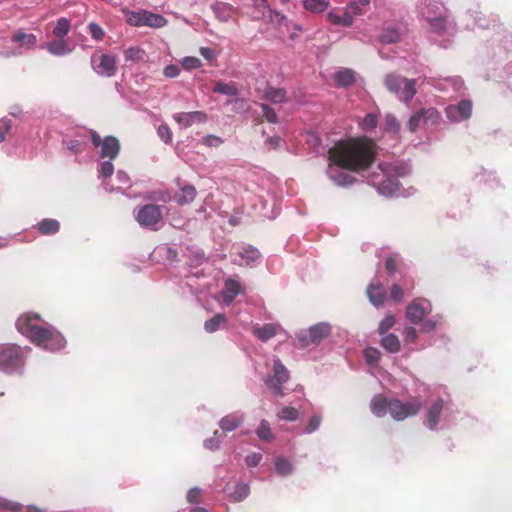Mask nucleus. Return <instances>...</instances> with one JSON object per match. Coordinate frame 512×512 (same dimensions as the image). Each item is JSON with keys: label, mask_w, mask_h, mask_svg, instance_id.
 I'll return each instance as SVG.
<instances>
[{"label": "nucleus", "mask_w": 512, "mask_h": 512, "mask_svg": "<svg viewBox=\"0 0 512 512\" xmlns=\"http://www.w3.org/2000/svg\"><path fill=\"white\" fill-rule=\"evenodd\" d=\"M355 17L356 12H354L352 4H347L343 9H333L327 14L330 23L342 27H350Z\"/></svg>", "instance_id": "obj_21"}, {"label": "nucleus", "mask_w": 512, "mask_h": 512, "mask_svg": "<svg viewBox=\"0 0 512 512\" xmlns=\"http://www.w3.org/2000/svg\"><path fill=\"white\" fill-rule=\"evenodd\" d=\"M45 48L50 54L58 57L66 56L73 51V48L70 47L68 42L63 38L48 42Z\"/></svg>", "instance_id": "obj_31"}, {"label": "nucleus", "mask_w": 512, "mask_h": 512, "mask_svg": "<svg viewBox=\"0 0 512 512\" xmlns=\"http://www.w3.org/2000/svg\"><path fill=\"white\" fill-rule=\"evenodd\" d=\"M419 15L423 18V12L426 11H432L436 12L435 16H439L443 13H447V9L444 7V5L438 1V0H422L417 6Z\"/></svg>", "instance_id": "obj_34"}, {"label": "nucleus", "mask_w": 512, "mask_h": 512, "mask_svg": "<svg viewBox=\"0 0 512 512\" xmlns=\"http://www.w3.org/2000/svg\"><path fill=\"white\" fill-rule=\"evenodd\" d=\"M302 4L306 11L320 14L329 7L330 0H303Z\"/></svg>", "instance_id": "obj_39"}, {"label": "nucleus", "mask_w": 512, "mask_h": 512, "mask_svg": "<svg viewBox=\"0 0 512 512\" xmlns=\"http://www.w3.org/2000/svg\"><path fill=\"white\" fill-rule=\"evenodd\" d=\"M219 431L215 430L213 436L204 440V447L209 450H217L220 447Z\"/></svg>", "instance_id": "obj_61"}, {"label": "nucleus", "mask_w": 512, "mask_h": 512, "mask_svg": "<svg viewBox=\"0 0 512 512\" xmlns=\"http://www.w3.org/2000/svg\"><path fill=\"white\" fill-rule=\"evenodd\" d=\"M88 31L94 40L100 41L103 39L105 32L103 28L95 22L88 24Z\"/></svg>", "instance_id": "obj_59"}, {"label": "nucleus", "mask_w": 512, "mask_h": 512, "mask_svg": "<svg viewBox=\"0 0 512 512\" xmlns=\"http://www.w3.org/2000/svg\"><path fill=\"white\" fill-rule=\"evenodd\" d=\"M368 299L374 307H381L386 299V289L377 279L371 281L366 290Z\"/></svg>", "instance_id": "obj_24"}, {"label": "nucleus", "mask_w": 512, "mask_h": 512, "mask_svg": "<svg viewBox=\"0 0 512 512\" xmlns=\"http://www.w3.org/2000/svg\"><path fill=\"white\" fill-rule=\"evenodd\" d=\"M414 287L412 279L405 278L401 283H394L390 290V298L395 302H401L409 295Z\"/></svg>", "instance_id": "obj_27"}, {"label": "nucleus", "mask_w": 512, "mask_h": 512, "mask_svg": "<svg viewBox=\"0 0 512 512\" xmlns=\"http://www.w3.org/2000/svg\"><path fill=\"white\" fill-rule=\"evenodd\" d=\"M11 41L18 46L12 52H8L7 56H19L24 52L33 50L37 44V37L32 33H25L23 30H17L11 36Z\"/></svg>", "instance_id": "obj_20"}, {"label": "nucleus", "mask_w": 512, "mask_h": 512, "mask_svg": "<svg viewBox=\"0 0 512 512\" xmlns=\"http://www.w3.org/2000/svg\"><path fill=\"white\" fill-rule=\"evenodd\" d=\"M36 227L39 233L42 235H54L59 232L60 223L56 219L45 218L42 219Z\"/></svg>", "instance_id": "obj_35"}, {"label": "nucleus", "mask_w": 512, "mask_h": 512, "mask_svg": "<svg viewBox=\"0 0 512 512\" xmlns=\"http://www.w3.org/2000/svg\"><path fill=\"white\" fill-rule=\"evenodd\" d=\"M383 129L386 132L398 133L400 130V123L397 121L395 116L387 114L384 118Z\"/></svg>", "instance_id": "obj_51"}, {"label": "nucleus", "mask_w": 512, "mask_h": 512, "mask_svg": "<svg viewBox=\"0 0 512 512\" xmlns=\"http://www.w3.org/2000/svg\"><path fill=\"white\" fill-rule=\"evenodd\" d=\"M433 12H435L433 10ZM423 18L426 20L429 30L439 36L453 35L456 32L455 23L449 19L447 13H443L439 16H435L432 11H424Z\"/></svg>", "instance_id": "obj_13"}, {"label": "nucleus", "mask_w": 512, "mask_h": 512, "mask_svg": "<svg viewBox=\"0 0 512 512\" xmlns=\"http://www.w3.org/2000/svg\"><path fill=\"white\" fill-rule=\"evenodd\" d=\"M173 119L181 129H187L195 123H205L207 115L203 111L179 112L173 115Z\"/></svg>", "instance_id": "obj_22"}, {"label": "nucleus", "mask_w": 512, "mask_h": 512, "mask_svg": "<svg viewBox=\"0 0 512 512\" xmlns=\"http://www.w3.org/2000/svg\"><path fill=\"white\" fill-rule=\"evenodd\" d=\"M333 79L337 87H346L355 82L356 74L352 69L340 68L334 73Z\"/></svg>", "instance_id": "obj_33"}, {"label": "nucleus", "mask_w": 512, "mask_h": 512, "mask_svg": "<svg viewBox=\"0 0 512 512\" xmlns=\"http://www.w3.org/2000/svg\"><path fill=\"white\" fill-rule=\"evenodd\" d=\"M387 89L403 103L408 104L416 94V80L390 73L384 79Z\"/></svg>", "instance_id": "obj_9"}, {"label": "nucleus", "mask_w": 512, "mask_h": 512, "mask_svg": "<svg viewBox=\"0 0 512 512\" xmlns=\"http://www.w3.org/2000/svg\"><path fill=\"white\" fill-rule=\"evenodd\" d=\"M249 493V485L243 482H239L235 484L234 490L230 493V498L234 502H241L248 497Z\"/></svg>", "instance_id": "obj_43"}, {"label": "nucleus", "mask_w": 512, "mask_h": 512, "mask_svg": "<svg viewBox=\"0 0 512 512\" xmlns=\"http://www.w3.org/2000/svg\"><path fill=\"white\" fill-rule=\"evenodd\" d=\"M301 416V412L292 406L282 407L276 414L278 420L294 422Z\"/></svg>", "instance_id": "obj_40"}, {"label": "nucleus", "mask_w": 512, "mask_h": 512, "mask_svg": "<svg viewBox=\"0 0 512 512\" xmlns=\"http://www.w3.org/2000/svg\"><path fill=\"white\" fill-rule=\"evenodd\" d=\"M32 344L47 352L58 353L66 348L67 339L54 325L47 322Z\"/></svg>", "instance_id": "obj_8"}, {"label": "nucleus", "mask_w": 512, "mask_h": 512, "mask_svg": "<svg viewBox=\"0 0 512 512\" xmlns=\"http://www.w3.org/2000/svg\"><path fill=\"white\" fill-rule=\"evenodd\" d=\"M274 470L280 477L286 478L294 473V463L285 456H276L274 458Z\"/></svg>", "instance_id": "obj_30"}, {"label": "nucleus", "mask_w": 512, "mask_h": 512, "mask_svg": "<svg viewBox=\"0 0 512 512\" xmlns=\"http://www.w3.org/2000/svg\"><path fill=\"white\" fill-rule=\"evenodd\" d=\"M70 28V20L64 17L60 18L53 29V35L57 38H64L69 33Z\"/></svg>", "instance_id": "obj_46"}, {"label": "nucleus", "mask_w": 512, "mask_h": 512, "mask_svg": "<svg viewBox=\"0 0 512 512\" xmlns=\"http://www.w3.org/2000/svg\"><path fill=\"white\" fill-rule=\"evenodd\" d=\"M46 323L47 321L38 313L24 312L17 317L15 326L17 331L32 343Z\"/></svg>", "instance_id": "obj_11"}, {"label": "nucleus", "mask_w": 512, "mask_h": 512, "mask_svg": "<svg viewBox=\"0 0 512 512\" xmlns=\"http://www.w3.org/2000/svg\"><path fill=\"white\" fill-rule=\"evenodd\" d=\"M419 334L420 330H418L414 325H406L401 332L405 346L416 344L419 339Z\"/></svg>", "instance_id": "obj_42"}, {"label": "nucleus", "mask_w": 512, "mask_h": 512, "mask_svg": "<svg viewBox=\"0 0 512 512\" xmlns=\"http://www.w3.org/2000/svg\"><path fill=\"white\" fill-rule=\"evenodd\" d=\"M322 418L319 415H312L309 419V422L304 430L306 434H312L317 431L321 425Z\"/></svg>", "instance_id": "obj_60"}, {"label": "nucleus", "mask_w": 512, "mask_h": 512, "mask_svg": "<svg viewBox=\"0 0 512 512\" xmlns=\"http://www.w3.org/2000/svg\"><path fill=\"white\" fill-rule=\"evenodd\" d=\"M31 347L0 344V371L9 375H23Z\"/></svg>", "instance_id": "obj_5"}, {"label": "nucleus", "mask_w": 512, "mask_h": 512, "mask_svg": "<svg viewBox=\"0 0 512 512\" xmlns=\"http://www.w3.org/2000/svg\"><path fill=\"white\" fill-rule=\"evenodd\" d=\"M422 407V423L428 430L440 432L455 425L457 411L448 397L432 396Z\"/></svg>", "instance_id": "obj_2"}, {"label": "nucleus", "mask_w": 512, "mask_h": 512, "mask_svg": "<svg viewBox=\"0 0 512 512\" xmlns=\"http://www.w3.org/2000/svg\"><path fill=\"white\" fill-rule=\"evenodd\" d=\"M151 256L158 262H173L177 260L178 252L169 244H160L155 247Z\"/></svg>", "instance_id": "obj_28"}, {"label": "nucleus", "mask_w": 512, "mask_h": 512, "mask_svg": "<svg viewBox=\"0 0 512 512\" xmlns=\"http://www.w3.org/2000/svg\"><path fill=\"white\" fill-rule=\"evenodd\" d=\"M266 373L263 377L264 384L274 397L284 396L283 385L289 380L290 372L276 355L267 356L265 359Z\"/></svg>", "instance_id": "obj_6"}, {"label": "nucleus", "mask_w": 512, "mask_h": 512, "mask_svg": "<svg viewBox=\"0 0 512 512\" xmlns=\"http://www.w3.org/2000/svg\"><path fill=\"white\" fill-rule=\"evenodd\" d=\"M181 65L182 67L187 70V71H191V70H194V69H198L201 67L202 65V62L199 58L197 57H193V56H187V57H184L182 60H181Z\"/></svg>", "instance_id": "obj_55"}, {"label": "nucleus", "mask_w": 512, "mask_h": 512, "mask_svg": "<svg viewBox=\"0 0 512 512\" xmlns=\"http://www.w3.org/2000/svg\"><path fill=\"white\" fill-rule=\"evenodd\" d=\"M364 355L368 364L377 363L380 359V352L375 348H366Z\"/></svg>", "instance_id": "obj_64"}, {"label": "nucleus", "mask_w": 512, "mask_h": 512, "mask_svg": "<svg viewBox=\"0 0 512 512\" xmlns=\"http://www.w3.org/2000/svg\"><path fill=\"white\" fill-rule=\"evenodd\" d=\"M421 117L423 118L424 125H434L439 120V112L436 108L430 107L420 110Z\"/></svg>", "instance_id": "obj_47"}, {"label": "nucleus", "mask_w": 512, "mask_h": 512, "mask_svg": "<svg viewBox=\"0 0 512 512\" xmlns=\"http://www.w3.org/2000/svg\"><path fill=\"white\" fill-rule=\"evenodd\" d=\"M263 98L273 104H279L286 101V91L282 88L267 86L263 90Z\"/></svg>", "instance_id": "obj_36"}, {"label": "nucleus", "mask_w": 512, "mask_h": 512, "mask_svg": "<svg viewBox=\"0 0 512 512\" xmlns=\"http://www.w3.org/2000/svg\"><path fill=\"white\" fill-rule=\"evenodd\" d=\"M332 326L328 322H319L295 334L296 346L301 349H310L319 346L324 339L330 336Z\"/></svg>", "instance_id": "obj_7"}, {"label": "nucleus", "mask_w": 512, "mask_h": 512, "mask_svg": "<svg viewBox=\"0 0 512 512\" xmlns=\"http://www.w3.org/2000/svg\"><path fill=\"white\" fill-rule=\"evenodd\" d=\"M98 177L103 178V181H106L107 178H110L114 172V165L112 160H104L98 165Z\"/></svg>", "instance_id": "obj_49"}, {"label": "nucleus", "mask_w": 512, "mask_h": 512, "mask_svg": "<svg viewBox=\"0 0 512 512\" xmlns=\"http://www.w3.org/2000/svg\"><path fill=\"white\" fill-rule=\"evenodd\" d=\"M399 38H400V33L397 29L387 28L382 33L380 40L384 44H392V43L397 42L399 40Z\"/></svg>", "instance_id": "obj_52"}, {"label": "nucleus", "mask_w": 512, "mask_h": 512, "mask_svg": "<svg viewBox=\"0 0 512 512\" xmlns=\"http://www.w3.org/2000/svg\"><path fill=\"white\" fill-rule=\"evenodd\" d=\"M127 22L136 27L147 26L151 28H162L168 21L160 14L148 10L130 11L127 13Z\"/></svg>", "instance_id": "obj_12"}, {"label": "nucleus", "mask_w": 512, "mask_h": 512, "mask_svg": "<svg viewBox=\"0 0 512 512\" xmlns=\"http://www.w3.org/2000/svg\"><path fill=\"white\" fill-rule=\"evenodd\" d=\"M224 143V140L216 135L208 134L202 138V144L211 147L217 148Z\"/></svg>", "instance_id": "obj_58"}, {"label": "nucleus", "mask_w": 512, "mask_h": 512, "mask_svg": "<svg viewBox=\"0 0 512 512\" xmlns=\"http://www.w3.org/2000/svg\"><path fill=\"white\" fill-rule=\"evenodd\" d=\"M428 84H431L436 89L450 94L451 97L453 95H462L465 90V85L463 80L460 77H445V78H431L427 81Z\"/></svg>", "instance_id": "obj_18"}, {"label": "nucleus", "mask_w": 512, "mask_h": 512, "mask_svg": "<svg viewBox=\"0 0 512 512\" xmlns=\"http://www.w3.org/2000/svg\"><path fill=\"white\" fill-rule=\"evenodd\" d=\"M211 9L215 17L221 22H228L233 19L236 13V9L224 2H217L211 6Z\"/></svg>", "instance_id": "obj_29"}, {"label": "nucleus", "mask_w": 512, "mask_h": 512, "mask_svg": "<svg viewBox=\"0 0 512 512\" xmlns=\"http://www.w3.org/2000/svg\"><path fill=\"white\" fill-rule=\"evenodd\" d=\"M421 124H423V118L421 117L420 111L414 113L408 120V128L411 132L416 131Z\"/></svg>", "instance_id": "obj_62"}, {"label": "nucleus", "mask_w": 512, "mask_h": 512, "mask_svg": "<svg viewBox=\"0 0 512 512\" xmlns=\"http://www.w3.org/2000/svg\"><path fill=\"white\" fill-rule=\"evenodd\" d=\"M376 145L367 138H351L337 142L328 150V167L326 174L329 180L339 187H347L354 183L355 178L348 171L361 172L368 184L385 197L402 195L400 178L412 172L410 160L393 158L380 162L370 171L375 159Z\"/></svg>", "instance_id": "obj_1"}, {"label": "nucleus", "mask_w": 512, "mask_h": 512, "mask_svg": "<svg viewBox=\"0 0 512 512\" xmlns=\"http://www.w3.org/2000/svg\"><path fill=\"white\" fill-rule=\"evenodd\" d=\"M246 416L245 413L237 410L233 411L225 416H223L218 421V426L222 430L223 433H230L237 430L241 427L245 422Z\"/></svg>", "instance_id": "obj_23"}, {"label": "nucleus", "mask_w": 512, "mask_h": 512, "mask_svg": "<svg viewBox=\"0 0 512 512\" xmlns=\"http://www.w3.org/2000/svg\"><path fill=\"white\" fill-rule=\"evenodd\" d=\"M467 13L474 19L476 26L481 29H496L500 26L497 15L491 14L486 17L477 10H468Z\"/></svg>", "instance_id": "obj_26"}, {"label": "nucleus", "mask_w": 512, "mask_h": 512, "mask_svg": "<svg viewBox=\"0 0 512 512\" xmlns=\"http://www.w3.org/2000/svg\"><path fill=\"white\" fill-rule=\"evenodd\" d=\"M116 180L120 184L119 187L115 188L108 181H103L102 182L103 188L107 192H115V191H119L122 188V186H127V187L130 186V178L125 171H122V170L117 171Z\"/></svg>", "instance_id": "obj_41"}, {"label": "nucleus", "mask_w": 512, "mask_h": 512, "mask_svg": "<svg viewBox=\"0 0 512 512\" xmlns=\"http://www.w3.org/2000/svg\"><path fill=\"white\" fill-rule=\"evenodd\" d=\"M164 206L156 204H145L134 209L133 215L137 223L149 230L156 231L163 224Z\"/></svg>", "instance_id": "obj_10"}, {"label": "nucleus", "mask_w": 512, "mask_h": 512, "mask_svg": "<svg viewBox=\"0 0 512 512\" xmlns=\"http://www.w3.org/2000/svg\"><path fill=\"white\" fill-rule=\"evenodd\" d=\"M380 344L388 353L395 354L401 350V341L394 333L380 335Z\"/></svg>", "instance_id": "obj_32"}, {"label": "nucleus", "mask_w": 512, "mask_h": 512, "mask_svg": "<svg viewBox=\"0 0 512 512\" xmlns=\"http://www.w3.org/2000/svg\"><path fill=\"white\" fill-rule=\"evenodd\" d=\"M423 402L418 397H412L402 401L398 398H388L377 394L370 402V410L376 417H384L389 414L395 421H403L419 413Z\"/></svg>", "instance_id": "obj_3"}, {"label": "nucleus", "mask_w": 512, "mask_h": 512, "mask_svg": "<svg viewBox=\"0 0 512 512\" xmlns=\"http://www.w3.org/2000/svg\"><path fill=\"white\" fill-rule=\"evenodd\" d=\"M202 498V489L195 486L188 490L186 494L187 502L190 504H199Z\"/></svg>", "instance_id": "obj_56"}, {"label": "nucleus", "mask_w": 512, "mask_h": 512, "mask_svg": "<svg viewBox=\"0 0 512 512\" xmlns=\"http://www.w3.org/2000/svg\"><path fill=\"white\" fill-rule=\"evenodd\" d=\"M378 116L375 113H367L359 123L360 128L365 132H371L377 127Z\"/></svg>", "instance_id": "obj_48"}, {"label": "nucleus", "mask_w": 512, "mask_h": 512, "mask_svg": "<svg viewBox=\"0 0 512 512\" xmlns=\"http://www.w3.org/2000/svg\"><path fill=\"white\" fill-rule=\"evenodd\" d=\"M259 250L251 245H243L237 248L233 254V263L239 266L254 267L260 261Z\"/></svg>", "instance_id": "obj_19"}, {"label": "nucleus", "mask_w": 512, "mask_h": 512, "mask_svg": "<svg viewBox=\"0 0 512 512\" xmlns=\"http://www.w3.org/2000/svg\"><path fill=\"white\" fill-rule=\"evenodd\" d=\"M89 133L92 144L96 148H99V157L113 160L118 156L120 152V142L116 137L106 136L101 138V136L95 131H90Z\"/></svg>", "instance_id": "obj_15"}, {"label": "nucleus", "mask_w": 512, "mask_h": 512, "mask_svg": "<svg viewBox=\"0 0 512 512\" xmlns=\"http://www.w3.org/2000/svg\"><path fill=\"white\" fill-rule=\"evenodd\" d=\"M281 331L282 327L278 323H266L253 328L254 336L262 342L269 341L278 335Z\"/></svg>", "instance_id": "obj_25"}, {"label": "nucleus", "mask_w": 512, "mask_h": 512, "mask_svg": "<svg viewBox=\"0 0 512 512\" xmlns=\"http://www.w3.org/2000/svg\"><path fill=\"white\" fill-rule=\"evenodd\" d=\"M145 52L139 47H129L125 50L124 56L126 61H140L143 59Z\"/></svg>", "instance_id": "obj_54"}, {"label": "nucleus", "mask_w": 512, "mask_h": 512, "mask_svg": "<svg viewBox=\"0 0 512 512\" xmlns=\"http://www.w3.org/2000/svg\"><path fill=\"white\" fill-rule=\"evenodd\" d=\"M472 109L473 104L470 99H461L455 104L446 106L445 115L450 122L460 123L471 118Z\"/></svg>", "instance_id": "obj_16"}, {"label": "nucleus", "mask_w": 512, "mask_h": 512, "mask_svg": "<svg viewBox=\"0 0 512 512\" xmlns=\"http://www.w3.org/2000/svg\"><path fill=\"white\" fill-rule=\"evenodd\" d=\"M21 505L6 499H0V512L18 511Z\"/></svg>", "instance_id": "obj_63"}, {"label": "nucleus", "mask_w": 512, "mask_h": 512, "mask_svg": "<svg viewBox=\"0 0 512 512\" xmlns=\"http://www.w3.org/2000/svg\"><path fill=\"white\" fill-rule=\"evenodd\" d=\"M116 57L111 54H93L91 65L100 76L112 77L116 73Z\"/></svg>", "instance_id": "obj_17"}, {"label": "nucleus", "mask_w": 512, "mask_h": 512, "mask_svg": "<svg viewBox=\"0 0 512 512\" xmlns=\"http://www.w3.org/2000/svg\"><path fill=\"white\" fill-rule=\"evenodd\" d=\"M227 321L226 316L224 314H216L211 319L207 320L204 323V329L208 333H213L220 329V327L225 324Z\"/></svg>", "instance_id": "obj_45"}, {"label": "nucleus", "mask_w": 512, "mask_h": 512, "mask_svg": "<svg viewBox=\"0 0 512 512\" xmlns=\"http://www.w3.org/2000/svg\"><path fill=\"white\" fill-rule=\"evenodd\" d=\"M433 305L430 300L423 297L414 298L405 309V317L412 325H419L423 333H431L444 326L446 319L441 313L431 315Z\"/></svg>", "instance_id": "obj_4"}, {"label": "nucleus", "mask_w": 512, "mask_h": 512, "mask_svg": "<svg viewBox=\"0 0 512 512\" xmlns=\"http://www.w3.org/2000/svg\"><path fill=\"white\" fill-rule=\"evenodd\" d=\"M257 437L264 442L271 443L275 440V434L272 432L267 420L262 419L255 430Z\"/></svg>", "instance_id": "obj_38"}, {"label": "nucleus", "mask_w": 512, "mask_h": 512, "mask_svg": "<svg viewBox=\"0 0 512 512\" xmlns=\"http://www.w3.org/2000/svg\"><path fill=\"white\" fill-rule=\"evenodd\" d=\"M395 323H396L395 317L391 314L387 315L379 323V326H378L379 335H384V334L390 333L389 331L394 327Z\"/></svg>", "instance_id": "obj_53"}, {"label": "nucleus", "mask_w": 512, "mask_h": 512, "mask_svg": "<svg viewBox=\"0 0 512 512\" xmlns=\"http://www.w3.org/2000/svg\"><path fill=\"white\" fill-rule=\"evenodd\" d=\"M245 285L237 277L225 279L223 288L215 295V300L222 306H230L237 296L244 295Z\"/></svg>", "instance_id": "obj_14"}, {"label": "nucleus", "mask_w": 512, "mask_h": 512, "mask_svg": "<svg viewBox=\"0 0 512 512\" xmlns=\"http://www.w3.org/2000/svg\"><path fill=\"white\" fill-rule=\"evenodd\" d=\"M196 189L192 185H185L181 188L180 194L177 196V203L184 205L192 202L196 197Z\"/></svg>", "instance_id": "obj_44"}, {"label": "nucleus", "mask_w": 512, "mask_h": 512, "mask_svg": "<svg viewBox=\"0 0 512 512\" xmlns=\"http://www.w3.org/2000/svg\"><path fill=\"white\" fill-rule=\"evenodd\" d=\"M213 91L226 96H235L238 93V90L234 84L223 82H217L213 88Z\"/></svg>", "instance_id": "obj_50"}, {"label": "nucleus", "mask_w": 512, "mask_h": 512, "mask_svg": "<svg viewBox=\"0 0 512 512\" xmlns=\"http://www.w3.org/2000/svg\"><path fill=\"white\" fill-rule=\"evenodd\" d=\"M263 116L269 123L276 124L278 122V116L276 111L269 105L262 103L260 105Z\"/></svg>", "instance_id": "obj_57"}, {"label": "nucleus", "mask_w": 512, "mask_h": 512, "mask_svg": "<svg viewBox=\"0 0 512 512\" xmlns=\"http://www.w3.org/2000/svg\"><path fill=\"white\" fill-rule=\"evenodd\" d=\"M63 143L65 144L66 148L75 155L85 152L88 146L87 140L82 136L65 139L63 140Z\"/></svg>", "instance_id": "obj_37"}]
</instances>
